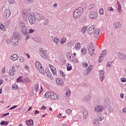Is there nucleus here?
<instances>
[{"instance_id": "obj_1", "label": "nucleus", "mask_w": 126, "mask_h": 126, "mask_svg": "<svg viewBox=\"0 0 126 126\" xmlns=\"http://www.w3.org/2000/svg\"><path fill=\"white\" fill-rule=\"evenodd\" d=\"M44 19H45V16L39 13H35L33 15L32 13L29 14V21L30 24H34L36 22V20L41 21V20H44Z\"/></svg>"}, {"instance_id": "obj_2", "label": "nucleus", "mask_w": 126, "mask_h": 126, "mask_svg": "<svg viewBox=\"0 0 126 126\" xmlns=\"http://www.w3.org/2000/svg\"><path fill=\"white\" fill-rule=\"evenodd\" d=\"M83 13V8L82 7H78L74 11L73 16L74 18H79Z\"/></svg>"}, {"instance_id": "obj_3", "label": "nucleus", "mask_w": 126, "mask_h": 126, "mask_svg": "<svg viewBox=\"0 0 126 126\" xmlns=\"http://www.w3.org/2000/svg\"><path fill=\"white\" fill-rule=\"evenodd\" d=\"M20 27L21 28L22 32L24 34H26L27 32V27L26 26V23L23 21H21L19 23Z\"/></svg>"}, {"instance_id": "obj_4", "label": "nucleus", "mask_w": 126, "mask_h": 126, "mask_svg": "<svg viewBox=\"0 0 126 126\" xmlns=\"http://www.w3.org/2000/svg\"><path fill=\"white\" fill-rule=\"evenodd\" d=\"M10 15H11V12L9 9H6L4 11L3 17L4 19H8L10 17Z\"/></svg>"}, {"instance_id": "obj_5", "label": "nucleus", "mask_w": 126, "mask_h": 126, "mask_svg": "<svg viewBox=\"0 0 126 126\" xmlns=\"http://www.w3.org/2000/svg\"><path fill=\"white\" fill-rule=\"evenodd\" d=\"M47 95L48 97H49V98H51L52 100H57L58 98H60L59 95L55 93H48Z\"/></svg>"}, {"instance_id": "obj_6", "label": "nucleus", "mask_w": 126, "mask_h": 126, "mask_svg": "<svg viewBox=\"0 0 126 126\" xmlns=\"http://www.w3.org/2000/svg\"><path fill=\"white\" fill-rule=\"evenodd\" d=\"M40 55L42 58L43 59H48L49 56L48 55V53H47V51H44V49H40L39 51Z\"/></svg>"}, {"instance_id": "obj_7", "label": "nucleus", "mask_w": 126, "mask_h": 126, "mask_svg": "<svg viewBox=\"0 0 126 126\" xmlns=\"http://www.w3.org/2000/svg\"><path fill=\"white\" fill-rule=\"evenodd\" d=\"M89 17L90 19L94 20V19H96V18L98 17V14L96 13V12H91L89 14Z\"/></svg>"}, {"instance_id": "obj_8", "label": "nucleus", "mask_w": 126, "mask_h": 126, "mask_svg": "<svg viewBox=\"0 0 126 126\" xmlns=\"http://www.w3.org/2000/svg\"><path fill=\"white\" fill-rule=\"evenodd\" d=\"M99 79L101 82L104 81V79H105V74L104 73V70H99Z\"/></svg>"}, {"instance_id": "obj_9", "label": "nucleus", "mask_w": 126, "mask_h": 126, "mask_svg": "<svg viewBox=\"0 0 126 126\" xmlns=\"http://www.w3.org/2000/svg\"><path fill=\"white\" fill-rule=\"evenodd\" d=\"M95 50V47H94V44H92L90 48L88 49V52L89 53V55L92 57L93 56V54H94V51Z\"/></svg>"}, {"instance_id": "obj_10", "label": "nucleus", "mask_w": 126, "mask_h": 126, "mask_svg": "<svg viewBox=\"0 0 126 126\" xmlns=\"http://www.w3.org/2000/svg\"><path fill=\"white\" fill-rule=\"evenodd\" d=\"M118 58L120 60L125 61L126 60V55L123 53L120 52L118 54Z\"/></svg>"}, {"instance_id": "obj_11", "label": "nucleus", "mask_w": 126, "mask_h": 126, "mask_svg": "<svg viewBox=\"0 0 126 126\" xmlns=\"http://www.w3.org/2000/svg\"><path fill=\"white\" fill-rule=\"evenodd\" d=\"M95 31V26L92 25L87 29V32L89 34H92L93 33H94Z\"/></svg>"}, {"instance_id": "obj_12", "label": "nucleus", "mask_w": 126, "mask_h": 126, "mask_svg": "<svg viewBox=\"0 0 126 126\" xmlns=\"http://www.w3.org/2000/svg\"><path fill=\"white\" fill-rule=\"evenodd\" d=\"M49 67H50L51 70L53 73V75H57V70L56 69V67L53 66L52 64H49Z\"/></svg>"}, {"instance_id": "obj_13", "label": "nucleus", "mask_w": 126, "mask_h": 126, "mask_svg": "<svg viewBox=\"0 0 126 126\" xmlns=\"http://www.w3.org/2000/svg\"><path fill=\"white\" fill-rule=\"evenodd\" d=\"M103 109L104 107L102 106H96L94 108V111L98 113H101V112L103 111Z\"/></svg>"}, {"instance_id": "obj_14", "label": "nucleus", "mask_w": 126, "mask_h": 126, "mask_svg": "<svg viewBox=\"0 0 126 126\" xmlns=\"http://www.w3.org/2000/svg\"><path fill=\"white\" fill-rule=\"evenodd\" d=\"M19 38H20V35L18 34V32L14 33L12 39L17 41H19Z\"/></svg>"}, {"instance_id": "obj_15", "label": "nucleus", "mask_w": 126, "mask_h": 126, "mask_svg": "<svg viewBox=\"0 0 126 126\" xmlns=\"http://www.w3.org/2000/svg\"><path fill=\"white\" fill-rule=\"evenodd\" d=\"M113 26L114 28L118 29V28H120L122 26V25L120 22L116 21L113 24Z\"/></svg>"}, {"instance_id": "obj_16", "label": "nucleus", "mask_w": 126, "mask_h": 126, "mask_svg": "<svg viewBox=\"0 0 126 126\" xmlns=\"http://www.w3.org/2000/svg\"><path fill=\"white\" fill-rule=\"evenodd\" d=\"M10 59L13 61H17L18 59V55L17 54H13L10 56Z\"/></svg>"}, {"instance_id": "obj_17", "label": "nucleus", "mask_w": 126, "mask_h": 126, "mask_svg": "<svg viewBox=\"0 0 126 126\" xmlns=\"http://www.w3.org/2000/svg\"><path fill=\"white\" fill-rule=\"evenodd\" d=\"M34 88L37 93L40 91V85H39V83H36L34 84Z\"/></svg>"}, {"instance_id": "obj_18", "label": "nucleus", "mask_w": 126, "mask_h": 126, "mask_svg": "<svg viewBox=\"0 0 126 126\" xmlns=\"http://www.w3.org/2000/svg\"><path fill=\"white\" fill-rule=\"evenodd\" d=\"M22 15L24 19L26 20L27 19H29V16H28V13L26 11H24L22 12Z\"/></svg>"}, {"instance_id": "obj_19", "label": "nucleus", "mask_w": 126, "mask_h": 126, "mask_svg": "<svg viewBox=\"0 0 126 126\" xmlns=\"http://www.w3.org/2000/svg\"><path fill=\"white\" fill-rule=\"evenodd\" d=\"M82 114L85 119H86L88 117V111L87 109H84L82 110Z\"/></svg>"}, {"instance_id": "obj_20", "label": "nucleus", "mask_w": 126, "mask_h": 126, "mask_svg": "<svg viewBox=\"0 0 126 126\" xmlns=\"http://www.w3.org/2000/svg\"><path fill=\"white\" fill-rule=\"evenodd\" d=\"M56 81L58 85H60V86H63V80L60 78H57L56 79Z\"/></svg>"}, {"instance_id": "obj_21", "label": "nucleus", "mask_w": 126, "mask_h": 126, "mask_svg": "<svg viewBox=\"0 0 126 126\" xmlns=\"http://www.w3.org/2000/svg\"><path fill=\"white\" fill-rule=\"evenodd\" d=\"M96 117L98 119L97 121H100V122H101V121H103L104 120V115L102 114H97Z\"/></svg>"}, {"instance_id": "obj_22", "label": "nucleus", "mask_w": 126, "mask_h": 126, "mask_svg": "<svg viewBox=\"0 0 126 126\" xmlns=\"http://www.w3.org/2000/svg\"><path fill=\"white\" fill-rule=\"evenodd\" d=\"M45 72L46 73L47 76L49 78H51L52 77V74L50 72V70L48 68H46L45 69Z\"/></svg>"}, {"instance_id": "obj_23", "label": "nucleus", "mask_w": 126, "mask_h": 126, "mask_svg": "<svg viewBox=\"0 0 126 126\" xmlns=\"http://www.w3.org/2000/svg\"><path fill=\"white\" fill-rule=\"evenodd\" d=\"M26 124L29 126H33V125L34 124V123L33 122V120H32V119H31L27 121L26 122Z\"/></svg>"}, {"instance_id": "obj_24", "label": "nucleus", "mask_w": 126, "mask_h": 126, "mask_svg": "<svg viewBox=\"0 0 126 126\" xmlns=\"http://www.w3.org/2000/svg\"><path fill=\"white\" fill-rule=\"evenodd\" d=\"M41 24H42L44 26H48V25L49 24V20L44 19L42 23H41Z\"/></svg>"}, {"instance_id": "obj_25", "label": "nucleus", "mask_w": 126, "mask_h": 126, "mask_svg": "<svg viewBox=\"0 0 126 126\" xmlns=\"http://www.w3.org/2000/svg\"><path fill=\"white\" fill-rule=\"evenodd\" d=\"M35 65L37 69H38L40 67H42V64H41V63H40V62L38 61L35 62Z\"/></svg>"}, {"instance_id": "obj_26", "label": "nucleus", "mask_w": 126, "mask_h": 126, "mask_svg": "<svg viewBox=\"0 0 126 126\" xmlns=\"http://www.w3.org/2000/svg\"><path fill=\"white\" fill-rule=\"evenodd\" d=\"M54 43H55L57 46L60 43V38H58L57 37H55L53 40Z\"/></svg>"}, {"instance_id": "obj_27", "label": "nucleus", "mask_w": 126, "mask_h": 126, "mask_svg": "<svg viewBox=\"0 0 126 126\" xmlns=\"http://www.w3.org/2000/svg\"><path fill=\"white\" fill-rule=\"evenodd\" d=\"M93 124L94 126H100V122L98 120L94 119L93 120Z\"/></svg>"}, {"instance_id": "obj_28", "label": "nucleus", "mask_w": 126, "mask_h": 126, "mask_svg": "<svg viewBox=\"0 0 126 126\" xmlns=\"http://www.w3.org/2000/svg\"><path fill=\"white\" fill-rule=\"evenodd\" d=\"M11 43L12 45H13V46H17V45H18V40H16L12 38L11 40Z\"/></svg>"}, {"instance_id": "obj_29", "label": "nucleus", "mask_w": 126, "mask_h": 126, "mask_svg": "<svg viewBox=\"0 0 126 126\" xmlns=\"http://www.w3.org/2000/svg\"><path fill=\"white\" fill-rule=\"evenodd\" d=\"M8 124H9L8 121H2L0 122V126H8Z\"/></svg>"}, {"instance_id": "obj_30", "label": "nucleus", "mask_w": 126, "mask_h": 126, "mask_svg": "<svg viewBox=\"0 0 126 126\" xmlns=\"http://www.w3.org/2000/svg\"><path fill=\"white\" fill-rule=\"evenodd\" d=\"M40 73H41V74H45L46 73L45 72V70H44V68H43V67H40V68H39V69H38Z\"/></svg>"}, {"instance_id": "obj_31", "label": "nucleus", "mask_w": 126, "mask_h": 126, "mask_svg": "<svg viewBox=\"0 0 126 126\" xmlns=\"http://www.w3.org/2000/svg\"><path fill=\"white\" fill-rule=\"evenodd\" d=\"M34 0H25V3L26 4H32L33 3Z\"/></svg>"}, {"instance_id": "obj_32", "label": "nucleus", "mask_w": 126, "mask_h": 126, "mask_svg": "<svg viewBox=\"0 0 126 126\" xmlns=\"http://www.w3.org/2000/svg\"><path fill=\"white\" fill-rule=\"evenodd\" d=\"M12 69H10L9 71V73L10 76H13L14 75V71H13V69H14V67H12Z\"/></svg>"}, {"instance_id": "obj_33", "label": "nucleus", "mask_w": 126, "mask_h": 126, "mask_svg": "<svg viewBox=\"0 0 126 126\" xmlns=\"http://www.w3.org/2000/svg\"><path fill=\"white\" fill-rule=\"evenodd\" d=\"M86 72V74L85 73H84V75H88V74H89V73H90V72H91V68H90V66H89V67L87 68Z\"/></svg>"}, {"instance_id": "obj_34", "label": "nucleus", "mask_w": 126, "mask_h": 126, "mask_svg": "<svg viewBox=\"0 0 126 126\" xmlns=\"http://www.w3.org/2000/svg\"><path fill=\"white\" fill-rule=\"evenodd\" d=\"M117 11L119 13H122V12H123V10H122V6L120 4L118 5Z\"/></svg>"}, {"instance_id": "obj_35", "label": "nucleus", "mask_w": 126, "mask_h": 126, "mask_svg": "<svg viewBox=\"0 0 126 126\" xmlns=\"http://www.w3.org/2000/svg\"><path fill=\"white\" fill-rule=\"evenodd\" d=\"M65 42H66V38L65 37H63L61 39V45H63Z\"/></svg>"}, {"instance_id": "obj_36", "label": "nucleus", "mask_w": 126, "mask_h": 126, "mask_svg": "<svg viewBox=\"0 0 126 126\" xmlns=\"http://www.w3.org/2000/svg\"><path fill=\"white\" fill-rule=\"evenodd\" d=\"M113 63H114V61L108 62L106 64L107 67H112Z\"/></svg>"}, {"instance_id": "obj_37", "label": "nucleus", "mask_w": 126, "mask_h": 126, "mask_svg": "<svg viewBox=\"0 0 126 126\" xmlns=\"http://www.w3.org/2000/svg\"><path fill=\"white\" fill-rule=\"evenodd\" d=\"M86 30L87 31V27H82L81 29L82 33H83V34H84V33H85V32H86Z\"/></svg>"}, {"instance_id": "obj_38", "label": "nucleus", "mask_w": 126, "mask_h": 126, "mask_svg": "<svg viewBox=\"0 0 126 126\" xmlns=\"http://www.w3.org/2000/svg\"><path fill=\"white\" fill-rule=\"evenodd\" d=\"M75 47L76 50H80V43L79 42L77 43V44L75 45Z\"/></svg>"}, {"instance_id": "obj_39", "label": "nucleus", "mask_w": 126, "mask_h": 126, "mask_svg": "<svg viewBox=\"0 0 126 126\" xmlns=\"http://www.w3.org/2000/svg\"><path fill=\"white\" fill-rule=\"evenodd\" d=\"M34 31H35V30L31 29L29 30V32H26V33H25V34L26 36H27V35H29V34H30V33H33V32H34Z\"/></svg>"}, {"instance_id": "obj_40", "label": "nucleus", "mask_w": 126, "mask_h": 126, "mask_svg": "<svg viewBox=\"0 0 126 126\" xmlns=\"http://www.w3.org/2000/svg\"><path fill=\"white\" fill-rule=\"evenodd\" d=\"M99 33H100V31L99 30H95L94 32V36L96 37V36H98V35H99Z\"/></svg>"}, {"instance_id": "obj_41", "label": "nucleus", "mask_w": 126, "mask_h": 126, "mask_svg": "<svg viewBox=\"0 0 126 126\" xmlns=\"http://www.w3.org/2000/svg\"><path fill=\"white\" fill-rule=\"evenodd\" d=\"M90 99V97L89 95H87L85 98H83V101H84V102H88V101H89Z\"/></svg>"}, {"instance_id": "obj_42", "label": "nucleus", "mask_w": 126, "mask_h": 126, "mask_svg": "<svg viewBox=\"0 0 126 126\" xmlns=\"http://www.w3.org/2000/svg\"><path fill=\"white\" fill-rule=\"evenodd\" d=\"M87 51V50H86L85 48H83L81 49V54L82 55H85V54H86Z\"/></svg>"}, {"instance_id": "obj_43", "label": "nucleus", "mask_w": 126, "mask_h": 126, "mask_svg": "<svg viewBox=\"0 0 126 126\" xmlns=\"http://www.w3.org/2000/svg\"><path fill=\"white\" fill-rule=\"evenodd\" d=\"M72 62H73L74 63H77L78 61L77 59L74 57H72V58L70 60Z\"/></svg>"}, {"instance_id": "obj_44", "label": "nucleus", "mask_w": 126, "mask_h": 126, "mask_svg": "<svg viewBox=\"0 0 126 126\" xmlns=\"http://www.w3.org/2000/svg\"><path fill=\"white\" fill-rule=\"evenodd\" d=\"M101 55H102V56L105 58V56H106V55H107V50H104L103 51H102V52L101 53Z\"/></svg>"}, {"instance_id": "obj_45", "label": "nucleus", "mask_w": 126, "mask_h": 126, "mask_svg": "<svg viewBox=\"0 0 126 126\" xmlns=\"http://www.w3.org/2000/svg\"><path fill=\"white\" fill-rule=\"evenodd\" d=\"M12 88L13 90H17L18 89V86L17 85H13Z\"/></svg>"}, {"instance_id": "obj_46", "label": "nucleus", "mask_w": 126, "mask_h": 126, "mask_svg": "<svg viewBox=\"0 0 126 126\" xmlns=\"http://www.w3.org/2000/svg\"><path fill=\"white\" fill-rule=\"evenodd\" d=\"M0 28L2 31H5V27L2 24L0 25Z\"/></svg>"}, {"instance_id": "obj_47", "label": "nucleus", "mask_w": 126, "mask_h": 126, "mask_svg": "<svg viewBox=\"0 0 126 126\" xmlns=\"http://www.w3.org/2000/svg\"><path fill=\"white\" fill-rule=\"evenodd\" d=\"M70 90L69 89H68L66 91V92L65 93L66 95L67 96V97H69V96H70Z\"/></svg>"}, {"instance_id": "obj_48", "label": "nucleus", "mask_w": 126, "mask_h": 126, "mask_svg": "<svg viewBox=\"0 0 126 126\" xmlns=\"http://www.w3.org/2000/svg\"><path fill=\"white\" fill-rule=\"evenodd\" d=\"M104 59V57L100 54L99 59H98V63H102V60Z\"/></svg>"}, {"instance_id": "obj_49", "label": "nucleus", "mask_w": 126, "mask_h": 126, "mask_svg": "<svg viewBox=\"0 0 126 126\" xmlns=\"http://www.w3.org/2000/svg\"><path fill=\"white\" fill-rule=\"evenodd\" d=\"M66 56H67V59L68 60H70H70H71V54H70V53H67V55H66Z\"/></svg>"}, {"instance_id": "obj_50", "label": "nucleus", "mask_w": 126, "mask_h": 126, "mask_svg": "<svg viewBox=\"0 0 126 126\" xmlns=\"http://www.w3.org/2000/svg\"><path fill=\"white\" fill-rule=\"evenodd\" d=\"M22 81H23L22 79V76H20L17 79V82H22Z\"/></svg>"}, {"instance_id": "obj_51", "label": "nucleus", "mask_w": 126, "mask_h": 126, "mask_svg": "<svg viewBox=\"0 0 126 126\" xmlns=\"http://www.w3.org/2000/svg\"><path fill=\"white\" fill-rule=\"evenodd\" d=\"M4 24L6 25V26H8L9 24H10V22L9 20H7L5 21Z\"/></svg>"}, {"instance_id": "obj_52", "label": "nucleus", "mask_w": 126, "mask_h": 126, "mask_svg": "<svg viewBox=\"0 0 126 126\" xmlns=\"http://www.w3.org/2000/svg\"><path fill=\"white\" fill-rule=\"evenodd\" d=\"M94 4H93V3L90 4L88 6L89 9H93V7H94Z\"/></svg>"}, {"instance_id": "obj_53", "label": "nucleus", "mask_w": 126, "mask_h": 126, "mask_svg": "<svg viewBox=\"0 0 126 126\" xmlns=\"http://www.w3.org/2000/svg\"><path fill=\"white\" fill-rule=\"evenodd\" d=\"M24 61H25L24 58H23V57H20L19 61L20 62V63H24Z\"/></svg>"}, {"instance_id": "obj_54", "label": "nucleus", "mask_w": 126, "mask_h": 126, "mask_svg": "<svg viewBox=\"0 0 126 126\" xmlns=\"http://www.w3.org/2000/svg\"><path fill=\"white\" fill-rule=\"evenodd\" d=\"M23 81H24V82H25V83H29V82H30V80L28 78L24 79Z\"/></svg>"}, {"instance_id": "obj_55", "label": "nucleus", "mask_w": 126, "mask_h": 126, "mask_svg": "<svg viewBox=\"0 0 126 126\" xmlns=\"http://www.w3.org/2000/svg\"><path fill=\"white\" fill-rule=\"evenodd\" d=\"M60 73L61 74L62 76L63 77H65V75H64V73H63V71L60 70Z\"/></svg>"}, {"instance_id": "obj_56", "label": "nucleus", "mask_w": 126, "mask_h": 126, "mask_svg": "<svg viewBox=\"0 0 126 126\" xmlns=\"http://www.w3.org/2000/svg\"><path fill=\"white\" fill-rule=\"evenodd\" d=\"M66 67H67V71H69L72 69V66H71V65L69 66H66Z\"/></svg>"}, {"instance_id": "obj_57", "label": "nucleus", "mask_w": 126, "mask_h": 126, "mask_svg": "<svg viewBox=\"0 0 126 126\" xmlns=\"http://www.w3.org/2000/svg\"><path fill=\"white\" fill-rule=\"evenodd\" d=\"M104 14V10L103 8L99 9V14H101V15Z\"/></svg>"}, {"instance_id": "obj_58", "label": "nucleus", "mask_w": 126, "mask_h": 126, "mask_svg": "<svg viewBox=\"0 0 126 126\" xmlns=\"http://www.w3.org/2000/svg\"><path fill=\"white\" fill-rule=\"evenodd\" d=\"M107 10H108V11H113V12H114V9L112 7H109Z\"/></svg>"}, {"instance_id": "obj_59", "label": "nucleus", "mask_w": 126, "mask_h": 126, "mask_svg": "<svg viewBox=\"0 0 126 126\" xmlns=\"http://www.w3.org/2000/svg\"><path fill=\"white\" fill-rule=\"evenodd\" d=\"M83 67H87V66H88V63H83Z\"/></svg>"}, {"instance_id": "obj_60", "label": "nucleus", "mask_w": 126, "mask_h": 126, "mask_svg": "<svg viewBox=\"0 0 126 126\" xmlns=\"http://www.w3.org/2000/svg\"><path fill=\"white\" fill-rule=\"evenodd\" d=\"M15 108H17V105H14L13 106L10 107L9 108V110H13V109H15Z\"/></svg>"}, {"instance_id": "obj_61", "label": "nucleus", "mask_w": 126, "mask_h": 126, "mask_svg": "<svg viewBox=\"0 0 126 126\" xmlns=\"http://www.w3.org/2000/svg\"><path fill=\"white\" fill-rule=\"evenodd\" d=\"M66 114H68V115H69V114H70L71 113V110L70 109H67L66 111Z\"/></svg>"}, {"instance_id": "obj_62", "label": "nucleus", "mask_w": 126, "mask_h": 126, "mask_svg": "<svg viewBox=\"0 0 126 126\" xmlns=\"http://www.w3.org/2000/svg\"><path fill=\"white\" fill-rule=\"evenodd\" d=\"M87 20L86 18L84 17L82 19L81 21L82 22H86Z\"/></svg>"}, {"instance_id": "obj_63", "label": "nucleus", "mask_w": 126, "mask_h": 126, "mask_svg": "<svg viewBox=\"0 0 126 126\" xmlns=\"http://www.w3.org/2000/svg\"><path fill=\"white\" fill-rule=\"evenodd\" d=\"M9 3H14L15 2V0H8Z\"/></svg>"}, {"instance_id": "obj_64", "label": "nucleus", "mask_w": 126, "mask_h": 126, "mask_svg": "<svg viewBox=\"0 0 126 126\" xmlns=\"http://www.w3.org/2000/svg\"><path fill=\"white\" fill-rule=\"evenodd\" d=\"M121 81L122 82H126V80L125 78H121Z\"/></svg>"}]
</instances>
